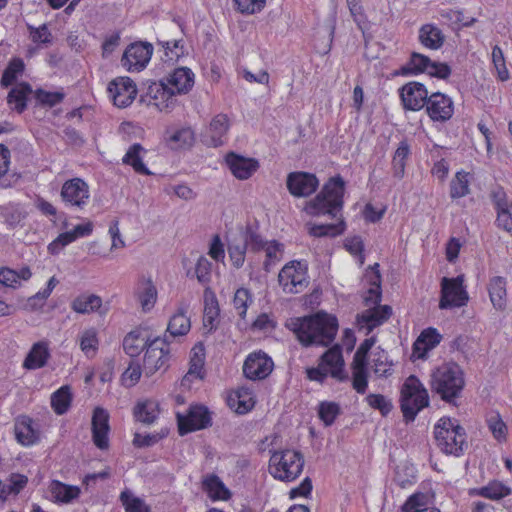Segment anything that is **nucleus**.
<instances>
[{
  "instance_id": "nucleus-1",
  "label": "nucleus",
  "mask_w": 512,
  "mask_h": 512,
  "mask_svg": "<svg viewBox=\"0 0 512 512\" xmlns=\"http://www.w3.org/2000/svg\"><path fill=\"white\" fill-rule=\"evenodd\" d=\"M289 326L304 346H328L333 342L338 331L336 317L324 312L291 319Z\"/></svg>"
},
{
  "instance_id": "nucleus-2",
  "label": "nucleus",
  "mask_w": 512,
  "mask_h": 512,
  "mask_svg": "<svg viewBox=\"0 0 512 512\" xmlns=\"http://www.w3.org/2000/svg\"><path fill=\"white\" fill-rule=\"evenodd\" d=\"M430 386L443 401L454 403L465 386L464 372L456 363L442 364L432 371Z\"/></svg>"
},
{
  "instance_id": "nucleus-3",
  "label": "nucleus",
  "mask_w": 512,
  "mask_h": 512,
  "mask_svg": "<svg viewBox=\"0 0 512 512\" xmlns=\"http://www.w3.org/2000/svg\"><path fill=\"white\" fill-rule=\"evenodd\" d=\"M344 184L339 176L331 178L315 199L307 205L306 211L312 216L338 217L343 206Z\"/></svg>"
},
{
  "instance_id": "nucleus-4",
  "label": "nucleus",
  "mask_w": 512,
  "mask_h": 512,
  "mask_svg": "<svg viewBox=\"0 0 512 512\" xmlns=\"http://www.w3.org/2000/svg\"><path fill=\"white\" fill-rule=\"evenodd\" d=\"M304 463V457L299 451H274L269 460V472L277 480L292 482L302 473Z\"/></svg>"
},
{
  "instance_id": "nucleus-5",
  "label": "nucleus",
  "mask_w": 512,
  "mask_h": 512,
  "mask_svg": "<svg viewBox=\"0 0 512 512\" xmlns=\"http://www.w3.org/2000/svg\"><path fill=\"white\" fill-rule=\"evenodd\" d=\"M428 405L427 389L416 376L410 375L401 387L400 407L405 421H414L417 414Z\"/></svg>"
},
{
  "instance_id": "nucleus-6",
  "label": "nucleus",
  "mask_w": 512,
  "mask_h": 512,
  "mask_svg": "<svg viewBox=\"0 0 512 512\" xmlns=\"http://www.w3.org/2000/svg\"><path fill=\"white\" fill-rule=\"evenodd\" d=\"M435 440L438 447L446 454L458 456L466 445V434L457 421L441 418L434 427Z\"/></svg>"
},
{
  "instance_id": "nucleus-7",
  "label": "nucleus",
  "mask_w": 512,
  "mask_h": 512,
  "mask_svg": "<svg viewBox=\"0 0 512 512\" xmlns=\"http://www.w3.org/2000/svg\"><path fill=\"white\" fill-rule=\"evenodd\" d=\"M344 359L340 345H334L320 358L317 367L306 370L307 378L322 383L328 375L338 381H345L348 376L344 370Z\"/></svg>"
},
{
  "instance_id": "nucleus-8",
  "label": "nucleus",
  "mask_w": 512,
  "mask_h": 512,
  "mask_svg": "<svg viewBox=\"0 0 512 512\" xmlns=\"http://www.w3.org/2000/svg\"><path fill=\"white\" fill-rule=\"evenodd\" d=\"M247 243L252 252L263 251L265 253L263 269L266 272H271L283 259L284 245L276 240L267 241L263 239V237L251 227H247Z\"/></svg>"
},
{
  "instance_id": "nucleus-9",
  "label": "nucleus",
  "mask_w": 512,
  "mask_h": 512,
  "mask_svg": "<svg viewBox=\"0 0 512 512\" xmlns=\"http://www.w3.org/2000/svg\"><path fill=\"white\" fill-rule=\"evenodd\" d=\"M278 282L285 293L297 294L308 285L307 265L300 261H290L278 274Z\"/></svg>"
},
{
  "instance_id": "nucleus-10",
  "label": "nucleus",
  "mask_w": 512,
  "mask_h": 512,
  "mask_svg": "<svg viewBox=\"0 0 512 512\" xmlns=\"http://www.w3.org/2000/svg\"><path fill=\"white\" fill-rule=\"evenodd\" d=\"M463 276L455 278L444 277L441 281L440 309L465 306L469 300L468 293L463 286Z\"/></svg>"
},
{
  "instance_id": "nucleus-11",
  "label": "nucleus",
  "mask_w": 512,
  "mask_h": 512,
  "mask_svg": "<svg viewBox=\"0 0 512 512\" xmlns=\"http://www.w3.org/2000/svg\"><path fill=\"white\" fill-rule=\"evenodd\" d=\"M419 72H427L431 76L445 79L451 70L447 64L432 62L427 56L414 52L408 65L401 68V73L407 75Z\"/></svg>"
},
{
  "instance_id": "nucleus-12",
  "label": "nucleus",
  "mask_w": 512,
  "mask_h": 512,
  "mask_svg": "<svg viewBox=\"0 0 512 512\" xmlns=\"http://www.w3.org/2000/svg\"><path fill=\"white\" fill-rule=\"evenodd\" d=\"M60 196L66 206L83 209L90 198L89 187L84 180L73 178L64 182Z\"/></svg>"
},
{
  "instance_id": "nucleus-13",
  "label": "nucleus",
  "mask_w": 512,
  "mask_h": 512,
  "mask_svg": "<svg viewBox=\"0 0 512 512\" xmlns=\"http://www.w3.org/2000/svg\"><path fill=\"white\" fill-rule=\"evenodd\" d=\"M153 46L147 42L133 43L125 50L121 63L128 71H141L149 63Z\"/></svg>"
},
{
  "instance_id": "nucleus-14",
  "label": "nucleus",
  "mask_w": 512,
  "mask_h": 512,
  "mask_svg": "<svg viewBox=\"0 0 512 512\" xmlns=\"http://www.w3.org/2000/svg\"><path fill=\"white\" fill-rule=\"evenodd\" d=\"M168 360V345L165 340L155 338L147 346L143 360V371L147 376L153 375L164 367Z\"/></svg>"
},
{
  "instance_id": "nucleus-15",
  "label": "nucleus",
  "mask_w": 512,
  "mask_h": 512,
  "mask_svg": "<svg viewBox=\"0 0 512 512\" xmlns=\"http://www.w3.org/2000/svg\"><path fill=\"white\" fill-rule=\"evenodd\" d=\"M179 433H186L200 430L211 424L209 411L204 406H192L187 415L177 414Z\"/></svg>"
},
{
  "instance_id": "nucleus-16",
  "label": "nucleus",
  "mask_w": 512,
  "mask_h": 512,
  "mask_svg": "<svg viewBox=\"0 0 512 512\" xmlns=\"http://www.w3.org/2000/svg\"><path fill=\"white\" fill-rule=\"evenodd\" d=\"M108 92L117 107L125 108L135 99L137 89L129 77H119L109 83Z\"/></svg>"
},
{
  "instance_id": "nucleus-17",
  "label": "nucleus",
  "mask_w": 512,
  "mask_h": 512,
  "mask_svg": "<svg viewBox=\"0 0 512 512\" xmlns=\"http://www.w3.org/2000/svg\"><path fill=\"white\" fill-rule=\"evenodd\" d=\"M272 370L273 361L263 352L250 354L243 365V373L250 380L264 379Z\"/></svg>"
},
{
  "instance_id": "nucleus-18",
  "label": "nucleus",
  "mask_w": 512,
  "mask_h": 512,
  "mask_svg": "<svg viewBox=\"0 0 512 512\" xmlns=\"http://www.w3.org/2000/svg\"><path fill=\"white\" fill-rule=\"evenodd\" d=\"M144 101L160 111L170 109L175 104L174 90L169 88L167 83L163 81L159 83L154 82L149 85Z\"/></svg>"
},
{
  "instance_id": "nucleus-19",
  "label": "nucleus",
  "mask_w": 512,
  "mask_h": 512,
  "mask_svg": "<svg viewBox=\"0 0 512 512\" xmlns=\"http://www.w3.org/2000/svg\"><path fill=\"white\" fill-rule=\"evenodd\" d=\"M92 439L95 446L101 450L109 447V413L102 407H96L92 415Z\"/></svg>"
},
{
  "instance_id": "nucleus-20",
  "label": "nucleus",
  "mask_w": 512,
  "mask_h": 512,
  "mask_svg": "<svg viewBox=\"0 0 512 512\" xmlns=\"http://www.w3.org/2000/svg\"><path fill=\"white\" fill-rule=\"evenodd\" d=\"M319 185L315 175L306 172H292L287 177V188L295 197H307L314 193Z\"/></svg>"
},
{
  "instance_id": "nucleus-21",
  "label": "nucleus",
  "mask_w": 512,
  "mask_h": 512,
  "mask_svg": "<svg viewBox=\"0 0 512 512\" xmlns=\"http://www.w3.org/2000/svg\"><path fill=\"white\" fill-rule=\"evenodd\" d=\"M426 110L433 121L445 122L454 113L453 101L443 93H432L428 98Z\"/></svg>"
},
{
  "instance_id": "nucleus-22",
  "label": "nucleus",
  "mask_w": 512,
  "mask_h": 512,
  "mask_svg": "<svg viewBox=\"0 0 512 512\" xmlns=\"http://www.w3.org/2000/svg\"><path fill=\"white\" fill-rule=\"evenodd\" d=\"M401 100L406 109L418 111L427 105L428 91L419 82H410L404 85L400 91Z\"/></svg>"
},
{
  "instance_id": "nucleus-23",
  "label": "nucleus",
  "mask_w": 512,
  "mask_h": 512,
  "mask_svg": "<svg viewBox=\"0 0 512 512\" xmlns=\"http://www.w3.org/2000/svg\"><path fill=\"white\" fill-rule=\"evenodd\" d=\"M230 127V121L226 114L220 113L214 116L204 134V143L211 147H219L224 144L225 137Z\"/></svg>"
},
{
  "instance_id": "nucleus-24",
  "label": "nucleus",
  "mask_w": 512,
  "mask_h": 512,
  "mask_svg": "<svg viewBox=\"0 0 512 512\" xmlns=\"http://www.w3.org/2000/svg\"><path fill=\"white\" fill-rule=\"evenodd\" d=\"M225 161L231 173L239 180L249 179L259 168L257 160L233 152L227 154Z\"/></svg>"
},
{
  "instance_id": "nucleus-25",
  "label": "nucleus",
  "mask_w": 512,
  "mask_h": 512,
  "mask_svg": "<svg viewBox=\"0 0 512 512\" xmlns=\"http://www.w3.org/2000/svg\"><path fill=\"white\" fill-rule=\"evenodd\" d=\"M392 314V309L388 305L368 308L357 316V324L359 329H365L369 334L375 327L381 325Z\"/></svg>"
},
{
  "instance_id": "nucleus-26",
  "label": "nucleus",
  "mask_w": 512,
  "mask_h": 512,
  "mask_svg": "<svg viewBox=\"0 0 512 512\" xmlns=\"http://www.w3.org/2000/svg\"><path fill=\"white\" fill-rule=\"evenodd\" d=\"M92 231L93 223L91 221L76 225L74 229L59 234L58 237L48 245V251L51 254H58L63 247L78 238L89 236Z\"/></svg>"
},
{
  "instance_id": "nucleus-27",
  "label": "nucleus",
  "mask_w": 512,
  "mask_h": 512,
  "mask_svg": "<svg viewBox=\"0 0 512 512\" xmlns=\"http://www.w3.org/2000/svg\"><path fill=\"white\" fill-rule=\"evenodd\" d=\"M189 310V303L181 300L178 304L176 312L170 317L167 331L170 336H184L191 329L190 317L187 315Z\"/></svg>"
},
{
  "instance_id": "nucleus-28",
  "label": "nucleus",
  "mask_w": 512,
  "mask_h": 512,
  "mask_svg": "<svg viewBox=\"0 0 512 512\" xmlns=\"http://www.w3.org/2000/svg\"><path fill=\"white\" fill-rule=\"evenodd\" d=\"M100 296L96 294H80L71 302V309L79 314L106 313Z\"/></svg>"
},
{
  "instance_id": "nucleus-29",
  "label": "nucleus",
  "mask_w": 512,
  "mask_h": 512,
  "mask_svg": "<svg viewBox=\"0 0 512 512\" xmlns=\"http://www.w3.org/2000/svg\"><path fill=\"white\" fill-rule=\"evenodd\" d=\"M442 336L434 328H427L421 332L413 344L412 356L422 359L426 354L435 348L441 341Z\"/></svg>"
},
{
  "instance_id": "nucleus-30",
  "label": "nucleus",
  "mask_w": 512,
  "mask_h": 512,
  "mask_svg": "<svg viewBox=\"0 0 512 512\" xmlns=\"http://www.w3.org/2000/svg\"><path fill=\"white\" fill-rule=\"evenodd\" d=\"M167 85L176 93H186L194 85V73L187 67L177 68L167 78Z\"/></svg>"
},
{
  "instance_id": "nucleus-31",
  "label": "nucleus",
  "mask_w": 512,
  "mask_h": 512,
  "mask_svg": "<svg viewBox=\"0 0 512 512\" xmlns=\"http://www.w3.org/2000/svg\"><path fill=\"white\" fill-rule=\"evenodd\" d=\"M15 435L19 443L25 446L33 445L39 439V433L28 416H20L15 422Z\"/></svg>"
},
{
  "instance_id": "nucleus-32",
  "label": "nucleus",
  "mask_w": 512,
  "mask_h": 512,
  "mask_svg": "<svg viewBox=\"0 0 512 512\" xmlns=\"http://www.w3.org/2000/svg\"><path fill=\"white\" fill-rule=\"evenodd\" d=\"M50 357L49 346L46 341H39L31 347L27 354L23 367L28 370H35L46 365Z\"/></svg>"
},
{
  "instance_id": "nucleus-33",
  "label": "nucleus",
  "mask_w": 512,
  "mask_h": 512,
  "mask_svg": "<svg viewBox=\"0 0 512 512\" xmlns=\"http://www.w3.org/2000/svg\"><path fill=\"white\" fill-rule=\"evenodd\" d=\"M255 404L254 394L248 387H240L228 397V405L238 414L249 412Z\"/></svg>"
},
{
  "instance_id": "nucleus-34",
  "label": "nucleus",
  "mask_w": 512,
  "mask_h": 512,
  "mask_svg": "<svg viewBox=\"0 0 512 512\" xmlns=\"http://www.w3.org/2000/svg\"><path fill=\"white\" fill-rule=\"evenodd\" d=\"M378 267V263H375L373 266H370L365 275L370 283L367 295L364 298L365 304L368 307L375 305L380 306L379 303L381 301V275L378 270Z\"/></svg>"
},
{
  "instance_id": "nucleus-35",
  "label": "nucleus",
  "mask_w": 512,
  "mask_h": 512,
  "mask_svg": "<svg viewBox=\"0 0 512 512\" xmlns=\"http://www.w3.org/2000/svg\"><path fill=\"white\" fill-rule=\"evenodd\" d=\"M506 280L501 276H495L488 283V293L493 307L504 310L507 305Z\"/></svg>"
},
{
  "instance_id": "nucleus-36",
  "label": "nucleus",
  "mask_w": 512,
  "mask_h": 512,
  "mask_svg": "<svg viewBox=\"0 0 512 512\" xmlns=\"http://www.w3.org/2000/svg\"><path fill=\"white\" fill-rule=\"evenodd\" d=\"M49 491L54 502L63 504L71 503L79 497L81 492L78 486L64 484L58 480L50 483Z\"/></svg>"
},
{
  "instance_id": "nucleus-37",
  "label": "nucleus",
  "mask_w": 512,
  "mask_h": 512,
  "mask_svg": "<svg viewBox=\"0 0 512 512\" xmlns=\"http://www.w3.org/2000/svg\"><path fill=\"white\" fill-rule=\"evenodd\" d=\"M157 294L156 286L150 278L139 281L136 296L143 311H150L154 307Z\"/></svg>"
},
{
  "instance_id": "nucleus-38",
  "label": "nucleus",
  "mask_w": 512,
  "mask_h": 512,
  "mask_svg": "<svg viewBox=\"0 0 512 512\" xmlns=\"http://www.w3.org/2000/svg\"><path fill=\"white\" fill-rule=\"evenodd\" d=\"M149 342L146 333L140 330H133L124 337L123 349L130 357H137Z\"/></svg>"
},
{
  "instance_id": "nucleus-39",
  "label": "nucleus",
  "mask_w": 512,
  "mask_h": 512,
  "mask_svg": "<svg viewBox=\"0 0 512 512\" xmlns=\"http://www.w3.org/2000/svg\"><path fill=\"white\" fill-rule=\"evenodd\" d=\"M146 150L138 143L129 147L122 161L124 164L132 166L135 172L143 175H150V170L143 163V155Z\"/></svg>"
},
{
  "instance_id": "nucleus-40",
  "label": "nucleus",
  "mask_w": 512,
  "mask_h": 512,
  "mask_svg": "<svg viewBox=\"0 0 512 512\" xmlns=\"http://www.w3.org/2000/svg\"><path fill=\"white\" fill-rule=\"evenodd\" d=\"M159 404L155 400L147 399L138 402L134 408L135 418L145 424H151L159 415Z\"/></svg>"
},
{
  "instance_id": "nucleus-41",
  "label": "nucleus",
  "mask_w": 512,
  "mask_h": 512,
  "mask_svg": "<svg viewBox=\"0 0 512 512\" xmlns=\"http://www.w3.org/2000/svg\"><path fill=\"white\" fill-rule=\"evenodd\" d=\"M219 315V306L214 292L210 288L204 291V326L210 330L215 326V320Z\"/></svg>"
},
{
  "instance_id": "nucleus-42",
  "label": "nucleus",
  "mask_w": 512,
  "mask_h": 512,
  "mask_svg": "<svg viewBox=\"0 0 512 512\" xmlns=\"http://www.w3.org/2000/svg\"><path fill=\"white\" fill-rule=\"evenodd\" d=\"M419 39L425 47L430 49H438L444 42V36L441 30L429 24L421 27Z\"/></svg>"
},
{
  "instance_id": "nucleus-43",
  "label": "nucleus",
  "mask_w": 512,
  "mask_h": 512,
  "mask_svg": "<svg viewBox=\"0 0 512 512\" xmlns=\"http://www.w3.org/2000/svg\"><path fill=\"white\" fill-rule=\"evenodd\" d=\"M510 492V488L506 487L501 482L493 481L487 486L471 490L470 494L482 496L491 500H500L509 495Z\"/></svg>"
},
{
  "instance_id": "nucleus-44",
  "label": "nucleus",
  "mask_w": 512,
  "mask_h": 512,
  "mask_svg": "<svg viewBox=\"0 0 512 512\" xmlns=\"http://www.w3.org/2000/svg\"><path fill=\"white\" fill-rule=\"evenodd\" d=\"M31 92L32 89L29 84L20 83L9 92L7 97L8 103L14 105V109L21 113L26 108L27 97Z\"/></svg>"
},
{
  "instance_id": "nucleus-45",
  "label": "nucleus",
  "mask_w": 512,
  "mask_h": 512,
  "mask_svg": "<svg viewBox=\"0 0 512 512\" xmlns=\"http://www.w3.org/2000/svg\"><path fill=\"white\" fill-rule=\"evenodd\" d=\"M72 402V393L69 386H62L51 395V406L58 415L66 413Z\"/></svg>"
},
{
  "instance_id": "nucleus-46",
  "label": "nucleus",
  "mask_w": 512,
  "mask_h": 512,
  "mask_svg": "<svg viewBox=\"0 0 512 512\" xmlns=\"http://www.w3.org/2000/svg\"><path fill=\"white\" fill-rule=\"evenodd\" d=\"M352 368V387L359 393L364 394L368 387L367 363L353 361Z\"/></svg>"
},
{
  "instance_id": "nucleus-47",
  "label": "nucleus",
  "mask_w": 512,
  "mask_h": 512,
  "mask_svg": "<svg viewBox=\"0 0 512 512\" xmlns=\"http://www.w3.org/2000/svg\"><path fill=\"white\" fill-rule=\"evenodd\" d=\"M307 229L308 233L313 237H335L344 232L345 223L341 219L337 224H307Z\"/></svg>"
},
{
  "instance_id": "nucleus-48",
  "label": "nucleus",
  "mask_w": 512,
  "mask_h": 512,
  "mask_svg": "<svg viewBox=\"0 0 512 512\" xmlns=\"http://www.w3.org/2000/svg\"><path fill=\"white\" fill-rule=\"evenodd\" d=\"M208 495L213 499L225 500L229 497V491L222 481L215 475L207 477L203 482Z\"/></svg>"
},
{
  "instance_id": "nucleus-49",
  "label": "nucleus",
  "mask_w": 512,
  "mask_h": 512,
  "mask_svg": "<svg viewBox=\"0 0 512 512\" xmlns=\"http://www.w3.org/2000/svg\"><path fill=\"white\" fill-rule=\"evenodd\" d=\"M97 331L94 328L84 330L79 336V345L87 356H93L98 348Z\"/></svg>"
},
{
  "instance_id": "nucleus-50",
  "label": "nucleus",
  "mask_w": 512,
  "mask_h": 512,
  "mask_svg": "<svg viewBox=\"0 0 512 512\" xmlns=\"http://www.w3.org/2000/svg\"><path fill=\"white\" fill-rule=\"evenodd\" d=\"M468 174L457 172L450 183V197L452 199L462 198L469 194Z\"/></svg>"
},
{
  "instance_id": "nucleus-51",
  "label": "nucleus",
  "mask_w": 512,
  "mask_h": 512,
  "mask_svg": "<svg viewBox=\"0 0 512 512\" xmlns=\"http://www.w3.org/2000/svg\"><path fill=\"white\" fill-rule=\"evenodd\" d=\"M247 248H249L247 232L245 233L244 242L238 244L230 243L228 245L229 257L235 268L239 269L243 266Z\"/></svg>"
},
{
  "instance_id": "nucleus-52",
  "label": "nucleus",
  "mask_w": 512,
  "mask_h": 512,
  "mask_svg": "<svg viewBox=\"0 0 512 512\" xmlns=\"http://www.w3.org/2000/svg\"><path fill=\"white\" fill-rule=\"evenodd\" d=\"M194 141V133L190 128H182L169 137V143L173 149L189 147Z\"/></svg>"
},
{
  "instance_id": "nucleus-53",
  "label": "nucleus",
  "mask_w": 512,
  "mask_h": 512,
  "mask_svg": "<svg viewBox=\"0 0 512 512\" xmlns=\"http://www.w3.org/2000/svg\"><path fill=\"white\" fill-rule=\"evenodd\" d=\"M120 500L126 512H150L149 507L138 497H134L130 491L125 490L120 495Z\"/></svg>"
},
{
  "instance_id": "nucleus-54",
  "label": "nucleus",
  "mask_w": 512,
  "mask_h": 512,
  "mask_svg": "<svg viewBox=\"0 0 512 512\" xmlns=\"http://www.w3.org/2000/svg\"><path fill=\"white\" fill-rule=\"evenodd\" d=\"M340 413V407L335 402H322L319 405V418L326 426H330Z\"/></svg>"
},
{
  "instance_id": "nucleus-55",
  "label": "nucleus",
  "mask_w": 512,
  "mask_h": 512,
  "mask_svg": "<svg viewBox=\"0 0 512 512\" xmlns=\"http://www.w3.org/2000/svg\"><path fill=\"white\" fill-rule=\"evenodd\" d=\"M252 302L249 291L245 288H240L235 292L233 298V305L237 314L244 318L247 312L248 305Z\"/></svg>"
},
{
  "instance_id": "nucleus-56",
  "label": "nucleus",
  "mask_w": 512,
  "mask_h": 512,
  "mask_svg": "<svg viewBox=\"0 0 512 512\" xmlns=\"http://www.w3.org/2000/svg\"><path fill=\"white\" fill-rule=\"evenodd\" d=\"M24 69V63L21 59L12 60L1 78V85L4 87L10 86Z\"/></svg>"
},
{
  "instance_id": "nucleus-57",
  "label": "nucleus",
  "mask_w": 512,
  "mask_h": 512,
  "mask_svg": "<svg viewBox=\"0 0 512 512\" xmlns=\"http://www.w3.org/2000/svg\"><path fill=\"white\" fill-rule=\"evenodd\" d=\"M492 61L499 79L501 81L507 80L509 78V72L506 67L503 51L499 46H495L492 50Z\"/></svg>"
},
{
  "instance_id": "nucleus-58",
  "label": "nucleus",
  "mask_w": 512,
  "mask_h": 512,
  "mask_svg": "<svg viewBox=\"0 0 512 512\" xmlns=\"http://www.w3.org/2000/svg\"><path fill=\"white\" fill-rule=\"evenodd\" d=\"M427 496L425 494H414L408 498L405 502L403 509L405 512L421 511V510H432L433 508H427Z\"/></svg>"
},
{
  "instance_id": "nucleus-59",
  "label": "nucleus",
  "mask_w": 512,
  "mask_h": 512,
  "mask_svg": "<svg viewBox=\"0 0 512 512\" xmlns=\"http://www.w3.org/2000/svg\"><path fill=\"white\" fill-rule=\"evenodd\" d=\"M211 267L212 264L206 257H199L195 267V274L200 283L206 284L210 281Z\"/></svg>"
},
{
  "instance_id": "nucleus-60",
  "label": "nucleus",
  "mask_w": 512,
  "mask_h": 512,
  "mask_svg": "<svg viewBox=\"0 0 512 512\" xmlns=\"http://www.w3.org/2000/svg\"><path fill=\"white\" fill-rule=\"evenodd\" d=\"M237 9L243 14H255L260 12L266 0H234Z\"/></svg>"
},
{
  "instance_id": "nucleus-61",
  "label": "nucleus",
  "mask_w": 512,
  "mask_h": 512,
  "mask_svg": "<svg viewBox=\"0 0 512 512\" xmlns=\"http://www.w3.org/2000/svg\"><path fill=\"white\" fill-rule=\"evenodd\" d=\"M369 406L378 409L383 415H387L392 410V404L381 394H369L366 397Z\"/></svg>"
},
{
  "instance_id": "nucleus-62",
  "label": "nucleus",
  "mask_w": 512,
  "mask_h": 512,
  "mask_svg": "<svg viewBox=\"0 0 512 512\" xmlns=\"http://www.w3.org/2000/svg\"><path fill=\"white\" fill-rule=\"evenodd\" d=\"M488 426L496 439H505L507 427L506 424L500 419L499 415L491 416L488 419Z\"/></svg>"
},
{
  "instance_id": "nucleus-63",
  "label": "nucleus",
  "mask_w": 512,
  "mask_h": 512,
  "mask_svg": "<svg viewBox=\"0 0 512 512\" xmlns=\"http://www.w3.org/2000/svg\"><path fill=\"white\" fill-rule=\"evenodd\" d=\"M28 29L30 30V36L33 42L43 44L51 42V33L45 24L38 28L28 26Z\"/></svg>"
},
{
  "instance_id": "nucleus-64",
  "label": "nucleus",
  "mask_w": 512,
  "mask_h": 512,
  "mask_svg": "<svg viewBox=\"0 0 512 512\" xmlns=\"http://www.w3.org/2000/svg\"><path fill=\"white\" fill-rule=\"evenodd\" d=\"M161 43L165 49V56L170 61L179 59V57L184 53L183 45H180V41L178 40L165 41Z\"/></svg>"
}]
</instances>
